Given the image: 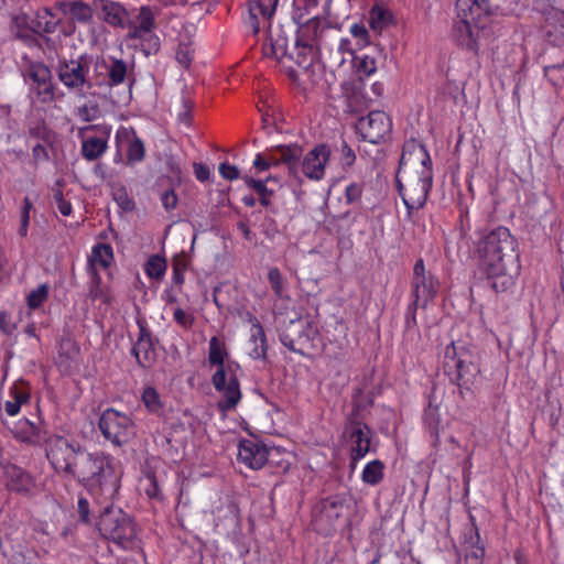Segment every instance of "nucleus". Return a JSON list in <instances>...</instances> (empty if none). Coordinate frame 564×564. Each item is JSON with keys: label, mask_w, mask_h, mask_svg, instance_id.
<instances>
[{"label": "nucleus", "mask_w": 564, "mask_h": 564, "mask_svg": "<svg viewBox=\"0 0 564 564\" xmlns=\"http://www.w3.org/2000/svg\"><path fill=\"white\" fill-rule=\"evenodd\" d=\"M46 457L58 474L76 479L89 490L102 489L113 476L109 456L89 453L80 444L59 435L48 440Z\"/></svg>", "instance_id": "1"}, {"label": "nucleus", "mask_w": 564, "mask_h": 564, "mask_svg": "<svg viewBox=\"0 0 564 564\" xmlns=\"http://www.w3.org/2000/svg\"><path fill=\"white\" fill-rule=\"evenodd\" d=\"M476 254L495 292H506L514 285L520 271V254L517 239L508 228L497 227L482 235Z\"/></svg>", "instance_id": "2"}, {"label": "nucleus", "mask_w": 564, "mask_h": 564, "mask_svg": "<svg viewBox=\"0 0 564 564\" xmlns=\"http://www.w3.org/2000/svg\"><path fill=\"white\" fill-rule=\"evenodd\" d=\"M480 356L476 347L452 341L443 351V369L449 380L460 389H469L480 373Z\"/></svg>", "instance_id": "3"}, {"label": "nucleus", "mask_w": 564, "mask_h": 564, "mask_svg": "<svg viewBox=\"0 0 564 564\" xmlns=\"http://www.w3.org/2000/svg\"><path fill=\"white\" fill-rule=\"evenodd\" d=\"M417 158L422 164V172L419 175L403 176V169L406 165L405 153L400 160V167L397 173V186L403 203L409 209L422 208L427 199V195L432 187L431 159L423 145L417 147Z\"/></svg>", "instance_id": "4"}, {"label": "nucleus", "mask_w": 564, "mask_h": 564, "mask_svg": "<svg viewBox=\"0 0 564 564\" xmlns=\"http://www.w3.org/2000/svg\"><path fill=\"white\" fill-rule=\"evenodd\" d=\"M97 529L104 538L124 549L132 547L137 539V528L132 519L112 506L106 507L100 513Z\"/></svg>", "instance_id": "5"}, {"label": "nucleus", "mask_w": 564, "mask_h": 564, "mask_svg": "<svg viewBox=\"0 0 564 564\" xmlns=\"http://www.w3.org/2000/svg\"><path fill=\"white\" fill-rule=\"evenodd\" d=\"M102 436L115 446H122L135 435V426L131 417L115 409L102 412L99 423Z\"/></svg>", "instance_id": "6"}, {"label": "nucleus", "mask_w": 564, "mask_h": 564, "mask_svg": "<svg viewBox=\"0 0 564 564\" xmlns=\"http://www.w3.org/2000/svg\"><path fill=\"white\" fill-rule=\"evenodd\" d=\"M96 85H106L107 87H115L128 83L129 85L135 82L134 64L127 63L121 58L109 57L106 59H98L95 64Z\"/></svg>", "instance_id": "7"}, {"label": "nucleus", "mask_w": 564, "mask_h": 564, "mask_svg": "<svg viewBox=\"0 0 564 564\" xmlns=\"http://www.w3.org/2000/svg\"><path fill=\"white\" fill-rule=\"evenodd\" d=\"M456 9L464 17L484 18L501 14H516L520 9V0H457Z\"/></svg>", "instance_id": "8"}, {"label": "nucleus", "mask_w": 564, "mask_h": 564, "mask_svg": "<svg viewBox=\"0 0 564 564\" xmlns=\"http://www.w3.org/2000/svg\"><path fill=\"white\" fill-rule=\"evenodd\" d=\"M440 280L425 268L423 259H417L411 278V297L414 305L426 308L438 293Z\"/></svg>", "instance_id": "9"}, {"label": "nucleus", "mask_w": 564, "mask_h": 564, "mask_svg": "<svg viewBox=\"0 0 564 564\" xmlns=\"http://www.w3.org/2000/svg\"><path fill=\"white\" fill-rule=\"evenodd\" d=\"M345 509L346 500L340 496L328 497L319 501L313 511L314 530L319 534L330 535Z\"/></svg>", "instance_id": "10"}, {"label": "nucleus", "mask_w": 564, "mask_h": 564, "mask_svg": "<svg viewBox=\"0 0 564 564\" xmlns=\"http://www.w3.org/2000/svg\"><path fill=\"white\" fill-rule=\"evenodd\" d=\"M316 330L308 318L297 317L289 321L280 330V340L291 351L304 355Z\"/></svg>", "instance_id": "11"}, {"label": "nucleus", "mask_w": 564, "mask_h": 564, "mask_svg": "<svg viewBox=\"0 0 564 564\" xmlns=\"http://www.w3.org/2000/svg\"><path fill=\"white\" fill-rule=\"evenodd\" d=\"M357 409L348 417L345 427V433L351 442L350 449V468H356L357 462L364 458L370 452L371 430L370 427L358 420Z\"/></svg>", "instance_id": "12"}, {"label": "nucleus", "mask_w": 564, "mask_h": 564, "mask_svg": "<svg viewBox=\"0 0 564 564\" xmlns=\"http://www.w3.org/2000/svg\"><path fill=\"white\" fill-rule=\"evenodd\" d=\"M58 79L69 90L82 91L84 87L93 86L88 78L87 58L80 56L77 59L62 61L57 65Z\"/></svg>", "instance_id": "13"}, {"label": "nucleus", "mask_w": 564, "mask_h": 564, "mask_svg": "<svg viewBox=\"0 0 564 564\" xmlns=\"http://www.w3.org/2000/svg\"><path fill=\"white\" fill-rule=\"evenodd\" d=\"M358 133L365 141L371 144H379L391 132V121L383 111H371L361 117L356 124Z\"/></svg>", "instance_id": "14"}, {"label": "nucleus", "mask_w": 564, "mask_h": 564, "mask_svg": "<svg viewBox=\"0 0 564 564\" xmlns=\"http://www.w3.org/2000/svg\"><path fill=\"white\" fill-rule=\"evenodd\" d=\"M212 383L216 391L221 393L218 409L223 413L234 410L241 400V391L238 379L223 369H217L212 377Z\"/></svg>", "instance_id": "15"}, {"label": "nucleus", "mask_w": 564, "mask_h": 564, "mask_svg": "<svg viewBox=\"0 0 564 564\" xmlns=\"http://www.w3.org/2000/svg\"><path fill=\"white\" fill-rule=\"evenodd\" d=\"M330 150L325 144H318L310 150L301 162L303 174L314 181H319L325 175V167L329 160Z\"/></svg>", "instance_id": "16"}, {"label": "nucleus", "mask_w": 564, "mask_h": 564, "mask_svg": "<svg viewBox=\"0 0 564 564\" xmlns=\"http://www.w3.org/2000/svg\"><path fill=\"white\" fill-rule=\"evenodd\" d=\"M457 21L453 28V34L456 37L459 45L464 46L468 51L476 52L478 46L473 35V26L484 29L486 26V20L484 18L476 17H464L457 10Z\"/></svg>", "instance_id": "17"}, {"label": "nucleus", "mask_w": 564, "mask_h": 564, "mask_svg": "<svg viewBox=\"0 0 564 564\" xmlns=\"http://www.w3.org/2000/svg\"><path fill=\"white\" fill-rule=\"evenodd\" d=\"M29 77L36 84L35 91L42 102L54 100V85L52 83V73L47 66L42 63L32 64L28 70Z\"/></svg>", "instance_id": "18"}, {"label": "nucleus", "mask_w": 564, "mask_h": 564, "mask_svg": "<svg viewBox=\"0 0 564 564\" xmlns=\"http://www.w3.org/2000/svg\"><path fill=\"white\" fill-rule=\"evenodd\" d=\"M12 433L14 438L31 446H37L45 442L47 447L48 440L52 437H46V432L40 424H35L26 419L17 422Z\"/></svg>", "instance_id": "19"}, {"label": "nucleus", "mask_w": 564, "mask_h": 564, "mask_svg": "<svg viewBox=\"0 0 564 564\" xmlns=\"http://www.w3.org/2000/svg\"><path fill=\"white\" fill-rule=\"evenodd\" d=\"M140 326L139 337L132 348V355L135 357L139 366L150 368L156 360V350L150 332L142 325Z\"/></svg>", "instance_id": "20"}, {"label": "nucleus", "mask_w": 564, "mask_h": 564, "mask_svg": "<svg viewBox=\"0 0 564 564\" xmlns=\"http://www.w3.org/2000/svg\"><path fill=\"white\" fill-rule=\"evenodd\" d=\"M6 485L10 491L20 495H32L35 490L33 477L15 465H9L4 468Z\"/></svg>", "instance_id": "21"}, {"label": "nucleus", "mask_w": 564, "mask_h": 564, "mask_svg": "<svg viewBox=\"0 0 564 564\" xmlns=\"http://www.w3.org/2000/svg\"><path fill=\"white\" fill-rule=\"evenodd\" d=\"M238 459L252 469H260L268 459L267 447L253 441L246 440L240 443Z\"/></svg>", "instance_id": "22"}, {"label": "nucleus", "mask_w": 564, "mask_h": 564, "mask_svg": "<svg viewBox=\"0 0 564 564\" xmlns=\"http://www.w3.org/2000/svg\"><path fill=\"white\" fill-rule=\"evenodd\" d=\"M543 31L547 40L554 45L564 44V11L550 8L544 11Z\"/></svg>", "instance_id": "23"}, {"label": "nucleus", "mask_w": 564, "mask_h": 564, "mask_svg": "<svg viewBox=\"0 0 564 564\" xmlns=\"http://www.w3.org/2000/svg\"><path fill=\"white\" fill-rule=\"evenodd\" d=\"M279 0H257L249 3V19L252 33L257 35L260 31L258 15L270 19L278 7Z\"/></svg>", "instance_id": "24"}, {"label": "nucleus", "mask_w": 564, "mask_h": 564, "mask_svg": "<svg viewBox=\"0 0 564 564\" xmlns=\"http://www.w3.org/2000/svg\"><path fill=\"white\" fill-rule=\"evenodd\" d=\"M59 23V19L48 9L43 8L36 11L31 21L30 30L34 33H53Z\"/></svg>", "instance_id": "25"}, {"label": "nucleus", "mask_w": 564, "mask_h": 564, "mask_svg": "<svg viewBox=\"0 0 564 564\" xmlns=\"http://www.w3.org/2000/svg\"><path fill=\"white\" fill-rule=\"evenodd\" d=\"M251 341L254 347L250 350L249 356L253 359H264L268 350L267 338L263 327L257 318H253L252 323Z\"/></svg>", "instance_id": "26"}, {"label": "nucleus", "mask_w": 564, "mask_h": 564, "mask_svg": "<svg viewBox=\"0 0 564 564\" xmlns=\"http://www.w3.org/2000/svg\"><path fill=\"white\" fill-rule=\"evenodd\" d=\"M227 356V350L225 347V343L217 336H213L209 340V362L213 366H217V369H223L226 372H231V366L224 365L225 357Z\"/></svg>", "instance_id": "27"}, {"label": "nucleus", "mask_w": 564, "mask_h": 564, "mask_svg": "<svg viewBox=\"0 0 564 564\" xmlns=\"http://www.w3.org/2000/svg\"><path fill=\"white\" fill-rule=\"evenodd\" d=\"M108 143L104 138H87L82 143V155L87 161L99 159L107 150Z\"/></svg>", "instance_id": "28"}, {"label": "nucleus", "mask_w": 564, "mask_h": 564, "mask_svg": "<svg viewBox=\"0 0 564 564\" xmlns=\"http://www.w3.org/2000/svg\"><path fill=\"white\" fill-rule=\"evenodd\" d=\"M280 152V162L284 163L290 173L296 175L302 155V149L299 145H281L278 148Z\"/></svg>", "instance_id": "29"}, {"label": "nucleus", "mask_w": 564, "mask_h": 564, "mask_svg": "<svg viewBox=\"0 0 564 564\" xmlns=\"http://www.w3.org/2000/svg\"><path fill=\"white\" fill-rule=\"evenodd\" d=\"M113 259V252L110 245L99 243L93 248L91 256L89 258V271L96 269L95 265L98 264L101 268L106 269L110 265Z\"/></svg>", "instance_id": "30"}, {"label": "nucleus", "mask_w": 564, "mask_h": 564, "mask_svg": "<svg viewBox=\"0 0 564 564\" xmlns=\"http://www.w3.org/2000/svg\"><path fill=\"white\" fill-rule=\"evenodd\" d=\"M57 7L64 12H68L73 19L80 22H86L91 18L90 7L82 1L58 2Z\"/></svg>", "instance_id": "31"}, {"label": "nucleus", "mask_w": 564, "mask_h": 564, "mask_svg": "<svg viewBox=\"0 0 564 564\" xmlns=\"http://www.w3.org/2000/svg\"><path fill=\"white\" fill-rule=\"evenodd\" d=\"M391 17L390 11L382 7L375 6L369 12L370 29L377 33H381L382 30L389 25Z\"/></svg>", "instance_id": "32"}, {"label": "nucleus", "mask_w": 564, "mask_h": 564, "mask_svg": "<svg viewBox=\"0 0 564 564\" xmlns=\"http://www.w3.org/2000/svg\"><path fill=\"white\" fill-rule=\"evenodd\" d=\"M384 464L375 459L368 463L362 470V481L367 485L376 486L383 479Z\"/></svg>", "instance_id": "33"}, {"label": "nucleus", "mask_w": 564, "mask_h": 564, "mask_svg": "<svg viewBox=\"0 0 564 564\" xmlns=\"http://www.w3.org/2000/svg\"><path fill=\"white\" fill-rule=\"evenodd\" d=\"M242 178L245 183L259 195L260 204L268 207L271 203L270 198L273 195V189L268 188L265 182L262 180H254L250 176H243Z\"/></svg>", "instance_id": "34"}, {"label": "nucleus", "mask_w": 564, "mask_h": 564, "mask_svg": "<svg viewBox=\"0 0 564 564\" xmlns=\"http://www.w3.org/2000/svg\"><path fill=\"white\" fill-rule=\"evenodd\" d=\"M75 115L84 122H91L101 115L100 106L96 100H87L75 110Z\"/></svg>", "instance_id": "35"}, {"label": "nucleus", "mask_w": 564, "mask_h": 564, "mask_svg": "<svg viewBox=\"0 0 564 564\" xmlns=\"http://www.w3.org/2000/svg\"><path fill=\"white\" fill-rule=\"evenodd\" d=\"M132 139L130 140L127 150V160L129 163H138L144 159L145 148L142 140L132 131Z\"/></svg>", "instance_id": "36"}, {"label": "nucleus", "mask_w": 564, "mask_h": 564, "mask_svg": "<svg viewBox=\"0 0 564 564\" xmlns=\"http://www.w3.org/2000/svg\"><path fill=\"white\" fill-rule=\"evenodd\" d=\"M102 13L105 20L112 24L118 25L122 22V17L124 15V9L115 2H105L102 4Z\"/></svg>", "instance_id": "37"}, {"label": "nucleus", "mask_w": 564, "mask_h": 564, "mask_svg": "<svg viewBox=\"0 0 564 564\" xmlns=\"http://www.w3.org/2000/svg\"><path fill=\"white\" fill-rule=\"evenodd\" d=\"M134 45L140 46L142 52L148 56L159 52L160 39L156 34L153 33V30H149L148 35H142V37L135 42Z\"/></svg>", "instance_id": "38"}, {"label": "nucleus", "mask_w": 564, "mask_h": 564, "mask_svg": "<svg viewBox=\"0 0 564 564\" xmlns=\"http://www.w3.org/2000/svg\"><path fill=\"white\" fill-rule=\"evenodd\" d=\"M166 270V262L164 258L160 256H152L147 264H145V272L150 278L161 280L165 273Z\"/></svg>", "instance_id": "39"}, {"label": "nucleus", "mask_w": 564, "mask_h": 564, "mask_svg": "<svg viewBox=\"0 0 564 564\" xmlns=\"http://www.w3.org/2000/svg\"><path fill=\"white\" fill-rule=\"evenodd\" d=\"M48 296V285L41 284L28 295V305L31 310L39 308Z\"/></svg>", "instance_id": "40"}, {"label": "nucleus", "mask_w": 564, "mask_h": 564, "mask_svg": "<svg viewBox=\"0 0 564 564\" xmlns=\"http://www.w3.org/2000/svg\"><path fill=\"white\" fill-rule=\"evenodd\" d=\"M132 26L140 29L153 30L155 28L154 17L150 8L142 7Z\"/></svg>", "instance_id": "41"}, {"label": "nucleus", "mask_w": 564, "mask_h": 564, "mask_svg": "<svg viewBox=\"0 0 564 564\" xmlns=\"http://www.w3.org/2000/svg\"><path fill=\"white\" fill-rule=\"evenodd\" d=\"M142 400L151 412L158 413L162 408L159 393L152 387L144 389Z\"/></svg>", "instance_id": "42"}, {"label": "nucleus", "mask_w": 564, "mask_h": 564, "mask_svg": "<svg viewBox=\"0 0 564 564\" xmlns=\"http://www.w3.org/2000/svg\"><path fill=\"white\" fill-rule=\"evenodd\" d=\"M270 40L282 58L289 55L288 37L282 29L276 30L274 33L271 32Z\"/></svg>", "instance_id": "43"}, {"label": "nucleus", "mask_w": 564, "mask_h": 564, "mask_svg": "<svg viewBox=\"0 0 564 564\" xmlns=\"http://www.w3.org/2000/svg\"><path fill=\"white\" fill-rule=\"evenodd\" d=\"M544 75L554 86L562 85L564 83V63L545 66Z\"/></svg>", "instance_id": "44"}, {"label": "nucleus", "mask_w": 564, "mask_h": 564, "mask_svg": "<svg viewBox=\"0 0 564 564\" xmlns=\"http://www.w3.org/2000/svg\"><path fill=\"white\" fill-rule=\"evenodd\" d=\"M268 280L274 294L279 297L283 296L284 285L283 276L278 268H271L268 272Z\"/></svg>", "instance_id": "45"}, {"label": "nucleus", "mask_w": 564, "mask_h": 564, "mask_svg": "<svg viewBox=\"0 0 564 564\" xmlns=\"http://www.w3.org/2000/svg\"><path fill=\"white\" fill-rule=\"evenodd\" d=\"M337 151L340 154V163L343 167H350L354 165L356 161V154L351 147L345 141L341 140Z\"/></svg>", "instance_id": "46"}, {"label": "nucleus", "mask_w": 564, "mask_h": 564, "mask_svg": "<svg viewBox=\"0 0 564 564\" xmlns=\"http://www.w3.org/2000/svg\"><path fill=\"white\" fill-rule=\"evenodd\" d=\"M33 205L30 198L25 197L23 199V206L21 212V218H20V227H19V235L21 237H25L28 235V228H29V221H30V210L32 209Z\"/></svg>", "instance_id": "47"}, {"label": "nucleus", "mask_w": 564, "mask_h": 564, "mask_svg": "<svg viewBox=\"0 0 564 564\" xmlns=\"http://www.w3.org/2000/svg\"><path fill=\"white\" fill-rule=\"evenodd\" d=\"M185 270H186L185 259L175 257L173 259V275H172V280L175 284H177V285L183 284Z\"/></svg>", "instance_id": "48"}, {"label": "nucleus", "mask_w": 564, "mask_h": 564, "mask_svg": "<svg viewBox=\"0 0 564 564\" xmlns=\"http://www.w3.org/2000/svg\"><path fill=\"white\" fill-rule=\"evenodd\" d=\"M174 321L182 326L184 329H188L193 326L195 317L193 314L185 312L183 308L177 307L173 313Z\"/></svg>", "instance_id": "49"}, {"label": "nucleus", "mask_w": 564, "mask_h": 564, "mask_svg": "<svg viewBox=\"0 0 564 564\" xmlns=\"http://www.w3.org/2000/svg\"><path fill=\"white\" fill-rule=\"evenodd\" d=\"M364 191L362 183H351L346 187L345 196L348 204L358 202Z\"/></svg>", "instance_id": "50"}, {"label": "nucleus", "mask_w": 564, "mask_h": 564, "mask_svg": "<svg viewBox=\"0 0 564 564\" xmlns=\"http://www.w3.org/2000/svg\"><path fill=\"white\" fill-rule=\"evenodd\" d=\"M78 354V348L69 338L62 339L59 344V357L66 356L67 359L74 358Z\"/></svg>", "instance_id": "51"}, {"label": "nucleus", "mask_w": 564, "mask_h": 564, "mask_svg": "<svg viewBox=\"0 0 564 564\" xmlns=\"http://www.w3.org/2000/svg\"><path fill=\"white\" fill-rule=\"evenodd\" d=\"M90 275H91V286H90V290H89V293H88V296L91 299V300H97L99 297L102 296V290L100 288V283H101V278L100 275L97 273L96 269H93L90 271Z\"/></svg>", "instance_id": "52"}, {"label": "nucleus", "mask_w": 564, "mask_h": 564, "mask_svg": "<svg viewBox=\"0 0 564 564\" xmlns=\"http://www.w3.org/2000/svg\"><path fill=\"white\" fill-rule=\"evenodd\" d=\"M358 68L360 72L369 76L377 69L376 59L372 56L364 55L359 58Z\"/></svg>", "instance_id": "53"}, {"label": "nucleus", "mask_w": 564, "mask_h": 564, "mask_svg": "<svg viewBox=\"0 0 564 564\" xmlns=\"http://www.w3.org/2000/svg\"><path fill=\"white\" fill-rule=\"evenodd\" d=\"M220 175L228 181H234L239 178L240 172L236 165H231L229 163H220L219 165Z\"/></svg>", "instance_id": "54"}, {"label": "nucleus", "mask_w": 564, "mask_h": 564, "mask_svg": "<svg viewBox=\"0 0 564 564\" xmlns=\"http://www.w3.org/2000/svg\"><path fill=\"white\" fill-rule=\"evenodd\" d=\"M115 199L119 206L124 210H132L134 208L133 200L128 196L124 189H119L115 194Z\"/></svg>", "instance_id": "55"}, {"label": "nucleus", "mask_w": 564, "mask_h": 564, "mask_svg": "<svg viewBox=\"0 0 564 564\" xmlns=\"http://www.w3.org/2000/svg\"><path fill=\"white\" fill-rule=\"evenodd\" d=\"M54 199L57 204V209L63 216H69L72 214V205L69 202L64 199L62 192L58 189L54 193Z\"/></svg>", "instance_id": "56"}, {"label": "nucleus", "mask_w": 564, "mask_h": 564, "mask_svg": "<svg viewBox=\"0 0 564 564\" xmlns=\"http://www.w3.org/2000/svg\"><path fill=\"white\" fill-rule=\"evenodd\" d=\"M175 57L181 65L188 67L192 62V53L189 47L182 44L178 45Z\"/></svg>", "instance_id": "57"}, {"label": "nucleus", "mask_w": 564, "mask_h": 564, "mask_svg": "<svg viewBox=\"0 0 564 564\" xmlns=\"http://www.w3.org/2000/svg\"><path fill=\"white\" fill-rule=\"evenodd\" d=\"M161 202L166 210H171L177 205V196L173 189L165 191L161 195Z\"/></svg>", "instance_id": "58"}, {"label": "nucleus", "mask_w": 564, "mask_h": 564, "mask_svg": "<svg viewBox=\"0 0 564 564\" xmlns=\"http://www.w3.org/2000/svg\"><path fill=\"white\" fill-rule=\"evenodd\" d=\"M421 308V305H414V301H411V303L408 306L406 314H405V328L411 329L416 326V310Z\"/></svg>", "instance_id": "59"}, {"label": "nucleus", "mask_w": 564, "mask_h": 564, "mask_svg": "<svg viewBox=\"0 0 564 564\" xmlns=\"http://www.w3.org/2000/svg\"><path fill=\"white\" fill-rule=\"evenodd\" d=\"M350 33L354 37L358 39L360 43H368V31L364 24L354 23L350 28Z\"/></svg>", "instance_id": "60"}, {"label": "nucleus", "mask_w": 564, "mask_h": 564, "mask_svg": "<svg viewBox=\"0 0 564 564\" xmlns=\"http://www.w3.org/2000/svg\"><path fill=\"white\" fill-rule=\"evenodd\" d=\"M77 511L79 514L80 521L88 523L89 518V502L86 498L79 497L77 501Z\"/></svg>", "instance_id": "61"}, {"label": "nucleus", "mask_w": 564, "mask_h": 564, "mask_svg": "<svg viewBox=\"0 0 564 564\" xmlns=\"http://www.w3.org/2000/svg\"><path fill=\"white\" fill-rule=\"evenodd\" d=\"M32 155L35 163L46 162L50 159L46 148L41 143L33 147Z\"/></svg>", "instance_id": "62"}, {"label": "nucleus", "mask_w": 564, "mask_h": 564, "mask_svg": "<svg viewBox=\"0 0 564 564\" xmlns=\"http://www.w3.org/2000/svg\"><path fill=\"white\" fill-rule=\"evenodd\" d=\"M147 487H145V494L149 498H158L160 494L159 485L155 480V477L153 475L147 476Z\"/></svg>", "instance_id": "63"}, {"label": "nucleus", "mask_w": 564, "mask_h": 564, "mask_svg": "<svg viewBox=\"0 0 564 564\" xmlns=\"http://www.w3.org/2000/svg\"><path fill=\"white\" fill-rule=\"evenodd\" d=\"M193 167H194L195 176L198 181L206 182L209 180L210 170L207 165H205L203 163H194Z\"/></svg>", "instance_id": "64"}]
</instances>
